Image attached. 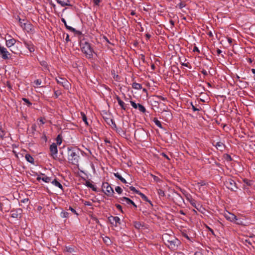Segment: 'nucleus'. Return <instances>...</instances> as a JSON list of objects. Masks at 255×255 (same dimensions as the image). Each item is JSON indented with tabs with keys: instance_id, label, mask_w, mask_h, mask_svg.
Instances as JSON below:
<instances>
[{
	"instance_id": "1",
	"label": "nucleus",
	"mask_w": 255,
	"mask_h": 255,
	"mask_svg": "<svg viewBox=\"0 0 255 255\" xmlns=\"http://www.w3.org/2000/svg\"><path fill=\"white\" fill-rule=\"evenodd\" d=\"M80 159V150L72 147H68V160L70 163L77 165Z\"/></svg>"
},
{
	"instance_id": "2",
	"label": "nucleus",
	"mask_w": 255,
	"mask_h": 255,
	"mask_svg": "<svg viewBox=\"0 0 255 255\" xmlns=\"http://www.w3.org/2000/svg\"><path fill=\"white\" fill-rule=\"evenodd\" d=\"M80 47L82 51L85 54L87 58L92 59L93 58L94 52L89 43L86 41L81 42Z\"/></svg>"
},
{
	"instance_id": "3",
	"label": "nucleus",
	"mask_w": 255,
	"mask_h": 255,
	"mask_svg": "<svg viewBox=\"0 0 255 255\" xmlns=\"http://www.w3.org/2000/svg\"><path fill=\"white\" fill-rule=\"evenodd\" d=\"M8 37L9 39L5 38V46L10 49V50L14 54H17V51L16 50L17 49H15L14 47L11 49L10 48L12 47L16 43V40L12 38L10 35H8Z\"/></svg>"
},
{
	"instance_id": "4",
	"label": "nucleus",
	"mask_w": 255,
	"mask_h": 255,
	"mask_svg": "<svg viewBox=\"0 0 255 255\" xmlns=\"http://www.w3.org/2000/svg\"><path fill=\"white\" fill-rule=\"evenodd\" d=\"M225 184L228 189L232 191L236 192L238 189V187L236 182L231 178L227 179L225 181Z\"/></svg>"
},
{
	"instance_id": "5",
	"label": "nucleus",
	"mask_w": 255,
	"mask_h": 255,
	"mask_svg": "<svg viewBox=\"0 0 255 255\" xmlns=\"http://www.w3.org/2000/svg\"><path fill=\"white\" fill-rule=\"evenodd\" d=\"M169 243L167 244L166 246L172 250L177 249L178 246L180 244V241L175 237H172V239L169 241Z\"/></svg>"
},
{
	"instance_id": "6",
	"label": "nucleus",
	"mask_w": 255,
	"mask_h": 255,
	"mask_svg": "<svg viewBox=\"0 0 255 255\" xmlns=\"http://www.w3.org/2000/svg\"><path fill=\"white\" fill-rule=\"evenodd\" d=\"M102 190L105 194L108 196H112L114 193L113 189L107 182H104L103 183Z\"/></svg>"
},
{
	"instance_id": "7",
	"label": "nucleus",
	"mask_w": 255,
	"mask_h": 255,
	"mask_svg": "<svg viewBox=\"0 0 255 255\" xmlns=\"http://www.w3.org/2000/svg\"><path fill=\"white\" fill-rule=\"evenodd\" d=\"M0 56L3 60H8L10 59V53L7 50L6 48L0 45Z\"/></svg>"
},
{
	"instance_id": "8",
	"label": "nucleus",
	"mask_w": 255,
	"mask_h": 255,
	"mask_svg": "<svg viewBox=\"0 0 255 255\" xmlns=\"http://www.w3.org/2000/svg\"><path fill=\"white\" fill-rule=\"evenodd\" d=\"M55 80L58 84L62 86L65 89H68L69 88L70 83L65 78L56 77Z\"/></svg>"
},
{
	"instance_id": "9",
	"label": "nucleus",
	"mask_w": 255,
	"mask_h": 255,
	"mask_svg": "<svg viewBox=\"0 0 255 255\" xmlns=\"http://www.w3.org/2000/svg\"><path fill=\"white\" fill-rule=\"evenodd\" d=\"M50 155L54 159L57 157L58 149L55 143H52L50 146Z\"/></svg>"
},
{
	"instance_id": "10",
	"label": "nucleus",
	"mask_w": 255,
	"mask_h": 255,
	"mask_svg": "<svg viewBox=\"0 0 255 255\" xmlns=\"http://www.w3.org/2000/svg\"><path fill=\"white\" fill-rule=\"evenodd\" d=\"M191 205L194 207L199 212L203 213L205 209L199 203H197L195 200L191 199L189 200Z\"/></svg>"
},
{
	"instance_id": "11",
	"label": "nucleus",
	"mask_w": 255,
	"mask_h": 255,
	"mask_svg": "<svg viewBox=\"0 0 255 255\" xmlns=\"http://www.w3.org/2000/svg\"><path fill=\"white\" fill-rule=\"evenodd\" d=\"M22 210L20 208L13 209L11 210V217L13 218H20Z\"/></svg>"
},
{
	"instance_id": "12",
	"label": "nucleus",
	"mask_w": 255,
	"mask_h": 255,
	"mask_svg": "<svg viewBox=\"0 0 255 255\" xmlns=\"http://www.w3.org/2000/svg\"><path fill=\"white\" fill-rule=\"evenodd\" d=\"M52 178V176L48 177L46 176L45 174L41 173L40 175H38L37 177L36 180L38 181H39L40 180H42L45 183H51Z\"/></svg>"
},
{
	"instance_id": "13",
	"label": "nucleus",
	"mask_w": 255,
	"mask_h": 255,
	"mask_svg": "<svg viewBox=\"0 0 255 255\" xmlns=\"http://www.w3.org/2000/svg\"><path fill=\"white\" fill-rule=\"evenodd\" d=\"M224 216L227 220L231 222H234L236 221V216L234 214L226 212L224 213Z\"/></svg>"
},
{
	"instance_id": "14",
	"label": "nucleus",
	"mask_w": 255,
	"mask_h": 255,
	"mask_svg": "<svg viewBox=\"0 0 255 255\" xmlns=\"http://www.w3.org/2000/svg\"><path fill=\"white\" fill-rule=\"evenodd\" d=\"M109 220L111 224L117 227L118 224H120V219L118 216H111L109 217Z\"/></svg>"
},
{
	"instance_id": "15",
	"label": "nucleus",
	"mask_w": 255,
	"mask_h": 255,
	"mask_svg": "<svg viewBox=\"0 0 255 255\" xmlns=\"http://www.w3.org/2000/svg\"><path fill=\"white\" fill-rule=\"evenodd\" d=\"M23 43L30 52H33L35 51V46L31 41L25 40Z\"/></svg>"
},
{
	"instance_id": "16",
	"label": "nucleus",
	"mask_w": 255,
	"mask_h": 255,
	"mask_svg": "<svg viewBox=\"0 0 255 255\" xmlns=\"http://www.w3.org/2000/svg\"><path fill=\"white\" fill-rule=\"evenodd\" d=\"M172 237H175V236L168 234H164L162 235V240L164 244L166 245L167 244L169 243V241L172 239Z\"/></svg>"
},
{
	"instance_id": "17",
	"label": "nucleus",
	"mask_w": 255,
	"mask_h": 255,
	"mask_svg": "<svg viewBox=\"0 0 255 255\" xmlns=\"http://www.w3.org/2000/svg\"><path fill=\"white\" fill-rule=\"evenodd\" d=\"M51 183L56 187H58L62 190H63V187L62 184L58 181L56 178L53 177L52 179Z\"/></svg>"
},
{
	"instance_id": "18",
	"label": "nucleus",
	"mask_w": 255,
	"mask_h": 255,
	"mask_svg": "<svg viewBox=\"0 0 255 255\" xmlns=\"http://www.w3.org/2000/svg\"><path fill=\"white\" fill-rule=\"evenodd\" d=\"M120 200L122 204L129 205L133 203V201L131 200L126 197L120 198Z\"/></svg>"
},
{
	"instance_id": "19",
	"label": "nucleus",
	"mask_w": 255,
	"mask_h": 255,
	"mask_svg": "<svg viewBox=\"0 0 255 255\" xmlns=\"http://www.w3.org/2000/svg\"><path fill=\"white\" fill-rule=\"evenodd\" d=\"M117 100L118 101V103L119 105L121 106V108L124 110H126L127 108V104H125L119 97H117Z\"/></svg>"
},
{
	"instance_id": "20",
	"label": "nucleus",
	"mask_w": 255,
	"mask_h": 255,
	"mask_svg": "<svg viewBox=\"0 0 255 255\" xmlns=\"http://www.w3.org/2000/svg\"><path fill=\"white\" fill-rule=\"evenodd\" d=\"M64 251L70 253L76 252V248L73 246H66Z\"/></svg>"
},
{
	"instance_id": "21",
	"label": "nucleus",
	"mask_w": 255,
	"mask_h": 255,
	"mask_svg": "<svg viewBox=\"0 0 255 255\" xmlns=\"http://www.w3.org/2000/svg\"><path fill=\"white\" fill-rule=\"evenodd\" d=\"M57 2L62 6L71 5L69 0H58Z\"/></svg>"
},
{
	"instance_id": "22",
	"label": "nucleus",
	"mask_w": 255,
	"mask_h": 255,
	"mask_svg": "<svg viewBox=\"0 0 255 255\" xmlns=\"http://www.w3.org/2000/svg\"><path fill=\"white\" fill-rule=\"evenodd\" d=\"M215 146H216L217 149L220 151H223L225 148L224 144L221 141L217 142L215 145Z\"/></svg>"
},
{
	"instance_id": "23",
	"label": "nucleus",
	"mask_w": 255,
	"mask_h": 255,
	"mask_svg": "<svg viewBox=\"0 0 255 255\" xmlns=\"http://www.w3.org/2000/svg\"><path fill=\"white\" fill-rule=\"evenodd\" d=\"M24 27L27 32H33V28L32 25L29 23H23Z\"/></svg>"
},
{
	"instance_id": "24",
	"label": "nucleus",
	"mask_w": 255,
	"mask_h": 255,
	"mask_svg": "<svg viewBox=\"0 0 255 255\" xmlns=\"http://www.w3.org/2000/svg\"><path fill=\"white\" fill-rule=\"evenodd\" d=\"M87 187L90 188L93 190L94 191H97V187L95 186L94 185L92 184V183H91L89 181L87 180L86 181L85 183L84 184Z\"/></svg>"
},
{
	"instance_id": "25",
	"label": "nucleus",
	"mask_w": 255,
	"mask_h": 255,
	"mask_svg": "<svg viewBox=\"0 0 255 255\" xmlns=\"http://www.w3.org/2000/svg\"><path fill=\"white\" fill-rule=\"evenodd\" d=\"M114 176L118 178L123 183H127V181L125 178H124L118 172L115 173Z\"/></svg>"
},
{
	"instance_id": "26",
	"label": "nucleus",
	"mask_w": 255,
	"mask_h": 255,
	"mask_svg": "<svg viewBox=\"0 0 255 255\" xmlns=\"http://www.w3.org/2000/svg\"><path fill=\"white\" fill-rule=\"evenodd\" d=\"M26 160L29 163H33L34 161V158L29 154H26L25 156Z\"/></svg>"
},
{
	"instance_id": "27",
	"label": "nucleus",
	"mask_w": 255,
	"mask_h": 255,
	"mask_svg": "<svg viewBox=\"0 0 255 255\" xmlns=\"http://www.w3.org/2000/svg\"><path fill=\"white\" fill-rule=\"evenodd\" d=\"M233 223L239 225H245L243 219L242 218H238L237 216L236 221Z\"/></svg>"
},
{
	"instance_id": "28",
	"label": "nucleus",
	"mask_w": 255,
	"mask_h": 255,
	"mask_svg": "<svg viewBox=\"0 0 255 255\" xmlns=\"http://www.w3.org/2000/svg\"><path fill=\"white\" fill-rule=\"evenodd\" d=\"M132 87L136 90H140L142 89V85L140 84L134 82L132 84Z\"/></svg>"
},
{
	"instance_id": "29",
	"label": "nucleus",
	"mask_w": 255,
	"mask_h": 255,
	"mask_svg": "<svg viewBox=\"0 0 255 255\" xmlns=\"http://www.w3.org/2000/svg\"><path fill=\"white\" fill-rule=\"evenodd\" d=\"M153 121L158 127H159L160 128H163L161 122L159 120H158L157 118H154L153 120Z\"/></svg>"
},
{
	"instance_id": "30",
	"label": "nucleus",
	"mask_w": 255,
	"mask_h": 255,
	"mask_svg": "<svg viewBox=\"0 0 255 255\" xmlns=\"http://www.w3.org/2000/svg\"><path fill=\"white\" fill-rule=\"evenodd\" d=\"M81 115L82 116V120L85 124L88 126L89 125L88 122L87 121V118L85 114L83 112L81 113Z\"/></svg>"
},
{
	"instance_id": "31",
	"label": "nucleus",
	"mask_w": 255,
	"mask_h": 255,
	"mask_svg": "<svg viewBox=\"0 0 255 255\" xmlns=\"http://www.w3.org/2000/svg\"><path fill=\"white\" fill-rule=\"evenodd\" d=\"M6 134L5 131L2 129L1 126L0 125V138H3Z\"/></svg>"
},
{
	"instance_id": "32",
	"label": "nucleus",
	"mask_w": 255,
	"mask_h": 255,
	"mask_svg": "<svg viewBox=\"0 0 255 255\" xmlns=\"http://www.w3.org/2000/svg\"><path fill=\"white\" fill-rule=\"evenodd\" d=\"M137 109L140 112L143 113L146 112V109L145 107L140 104H138Z\"/></svg>"
},
{
	"instance_id": "33",
	"label": "nucleus",
	"mask_w": 255,
	"mask_h": 255,
	"mask_svg": "<svg viewBox=\"0 0 255 255\" xmlns=\"http://www.w3.org/2000/svg\"><path fill=\"white\" fill-rule=\"evenodd\" d=\"M69 213L66 211H62L60 213V216L62 218H67L69 217Z\"/></svg>"
},
{
	"instance_id": "34",
	"label": "nucleus",
	"mask_w": 255,
	"mask_h": 255,
	"mask_svg": "<svg viewBox=\"0 0 255 255\" xmlns=\"http://www.w3.org/2000/svg\"><path fill=\"white\" fill-rule=\"evenodd\" d=\"M56 144L57 145H60L61 144L62 141V137L61 136V135L60 134L58 135V136H57V137L56 138Z\"/></svg>"
},
{
	"instance_id": "35",
	"label": "nucleus",
	"mask_w": 255,
	"mask_h": 255,
	"mask_svg": "<svg viewBox=\"0 0 255 255\" xmlns=\"http://www.w3.org/2000/svg\"><path fill=\"white\" fill-rule=\"evenodd\" d=\"M22 100L23 102H24L25 103V104H27L28 107H30L32 105V103L29 101L28 99L25 98H23L22 99Z\"/></svg>"
},
{
	"instance_id": "36",
	"label": "nucleus",
	"mask_w": 255,
	"mask_h": 255,
	"mask_svg": "<svg viewBox=\"0 0 255 255\" xmlns=\"http://www.w3.org/2000/svg\"><path fill=\"white\" fill-rule=\"evenodd\" d=\"M66 28L70 31L73 32H76V33L79 32V31H77V30H76V29L74 28H73L70 26L68 25L66 27Z\"/></svg>"
},
{
	"instance_id": "37",
	"label": "nucleus",
	"mask_w": 255,
	"mask_h": 255,
	"mask_svg": "<svg viewBox=\"0 0 255 255\" xmlns=\"http://www.w3.org/2000/svg\"><path fill=\"white\" fill-rule=\"evenodd\" d=\"M134 226L136 229H139L141 227H142V225L141 223L139 222H134Z\"/></svg>"
},
{
	"instance_id": "38",
	"label": "nucleus",
	"mask_w": 255,
	"mask_h": 255,
	"mask_svg": "<svg viewBox=\"0 0 255 255\" xmlns=\"http://www.w3.org/2000/svg\"><path fill=\"white\" fill-rule=\"evenodd\" d=\"M115 191L119 194H121L123 192V189L119 186H117L115 188Z\"/></svg>"
},
{
	"instance_id": "39",
	"label": "nucleus",
	"mask_w": 255,
	"mask_h": 255,
	"mask_svg": "<svg viewBox=\"0 0 255 255\" xmlns=\"http://www.w3.org/2000/svg\"><path fill=\"white\" fill-rule=\"evenodd\" d=\"M130 103L134 109H137L138 104H136L134 101H130Z\"/></svg>"
},
{
	"instance_id": "40",
	"label": "nucleus",
	"mask_w": 255,
	"mask_h": 255,
	"mask_svg": "<svg viewBox=\"0 0 255 255\" xmlns=\"http://www.w3.org/2000/svg\"><path fill=\"white\" fill-rule=\"evenodd\" d=\"M129 189H130V190L131 191H133V192H134L136 193V194H138V193L139 192V191H138V190H136V189H135V187H133V186H130V187H129Z\"/></svg>"
},
{
	"instance_id": "41",
	"label": "nucleus",
	"mask_w": 255,
	"mask_h": 255,
	"mask_svg": "<svg viewBox=\"0 0 255 255\" xmlns=\"http://www.w3.org/2000/svg\"><path fill=\"white\" fill-rule=\"evenodd\" d=\"M41 80L40 79H37L34 81V83L36 86H39L41 84Z\"/></svg>"
},
{
	"instance_id": "42",
	"label": "nucleus",
	"mask_w": 255,
	"mask_h": 255,
	"mask_svg": "<svg viewBox=\"0 0 255 255\" xmlns=\"http://www.w3.org/2000/svg\"><path fill=\"white\" fill-rule=\"evenodd\" d=\"M103 240L105 243H107V244L111 242V240H110V238L108 237H105V238H104Z\"/></svg>"
},
{
	"instance_id": "43",
	"label": "nucleus",
	"mask_w": 255,
	"mask_h": 255,
	"mask_svg": "<svg viewBox=\"0 0 255 255\" xmlns=\"http://www.w3.org/2000/svg\"><path fill=\"white\" fill-rule=\"evenodd\" d=\"M191 106H192V109L193 110V111L194 112H196V111H199L201 109V108L199 109V108H197L195 106H194L192 103H191Z\"/></svg>"
},
{
	"instance_id": "44",
	"label": "nucleus",
	"mask_w": 255,
	"mask_h": 255,
	"mask_svg": "<svg viewBox=\"0 0 255 255\" xmlns=\"http://www.w3.org/2000/svg\"><path fill=\"white\" fill-rule=\"evenodd\" d=\"M158 193L161 196H164L165 195L164 192L161 189L158 190Z\"/></svg>"
},
{
	"instance_id": "45",
	"label": "nucleus",
	"mask_w": 255,
	"mask_h": 255,
	"mask_svg": "<svg viewBox=\"0 0 255 255\" xmlns=\"http://www.w3.org/2000/svg\"><path fill=\"white\" fill-rule=\"evenodd\" d=\"M40 64L41 65H42V66H43L44 67H47V63L45 61H40Z\"/></svg>"
},
{
	"instance_id": "46",
	"label": "nucleus",
	"mask_w": 255,
	"mask_h": 255,
	"mask_svg": "<svg viewBox=\"0 0 255 255\" xmlns=\"http://www.w3.org/2000/svg\"><path fill=\"white\" fill-rule=\"evenodd\" d=\"M156 97L158 99H160V100H161L163 101H167V99L165 97H163L161 96H156Z\"/></svg>"
},
{
	"instance_id": "47",
	"label": "nucleus",
	"mask_w": 255,
	"mask_h": 255,
	"mask_svg": "<svg viewBox=\"0 0 255 255\" xmlns=\"http://www.w3.org/2000/svg\"><path fill=\"white\" fill-rule=\"evenodd\" d=\"M185 4L183 2H180L178 4V6L180 9H182V8L184 7L185 6Z\"/></svg>"
},
{
	"instance_id": "48",
	"label": "nucleus",
	"mask_w": 255,
	"mask_h": 255,
	"mask_svg": "<svg viewBox=\"0 0 255 255\" xmlns=\"http://www.w3.org/2000/svg\"><path fill=\"white\" fill-rule=\"evenodd\" d=\"M61 94V92L59 91H54V95L56 98H58V96Z\"/></svg>"
},
{
	"instance_id": "49",
	"label": "nucleus",
	"mask_w": 255,
	"mask_h": 255,
	"mask_svg": "<svg viewBox=\"0 0 255 255\" xmlns=\"http://www.w3.org/2000/svg\"><path fill=\"white\" fill-rule=\"evenodd\" d=\"M69 210H70L72 213L76 214L77 216L78 215V214L77 213L76 210L71 207H69Z\"/></svg>"
},
{
	"instance_id": "50",
	"label": "nucleus",
	"mask_w": 255,
	"mask_h": 255,
	"mask_svg": "<svg viewBox=\"0 0 255 255\" xmlns=\"http://www.w3.org/2000/svg\"><path fill=\"white\" fill-rule=\"evenodd\" d=\"M197 185H198L199 187L203 186L206 185V183L205 181H202L200 182H198L197 183Z\"/></svg>"
},
{
	"instance_id": "51",
	"label": "nucleus",
	"mask_w": 255,
	"mask_h": 255,
	"mask_svg": "<svg viewBox=\"0 0 255 255\" xmlns=\"http://www.w3.org/2000/svg\"><path fill=\"white\" fill-rule=\"evenodd\" d=\"M84 204L85 205V206H91L92 205V203H91L89 201H85L84 202Z\"/></svg>"
},
{
	"instance_id": "52",
	"label": "nucleus",
	"mask_w": 255,
	"mask_h": 255,
	"mask_svg": "<svg viewBox=\"0 0 255 255\" xmlns=\"http://www.w3.org/2000/svg\"><path fill=\"white\" fill-rule=\"evenodd\" d=\"M143 200L148 202L150 205H152L151 202L148 200V198L146 196L144 197V199H143Z\"/></svg>"
},
{
	"instance_id": "53",
	"label": "nucleus",
	"mask_w": 255,
	"mask_h": 255,
	"mask_svg": "<svg viewBox=\"0 0 255 255\" xmlns=\"http://www.w3.org/2000/svg\"><path fill=\"white\" fill-rule=\"evenodd\" d=\"M201 73L205 76H207L208 74V72L205 69H202Z\"/></svg>"
},
{
	"instance_id": "54",
	"label": "nucleus",
	"mask_w": 255,
	"mask_h": 255,
	"mask_svg": "<svg viewBox=\"0 0 255 255\" xmlns=\"http://www.w3.org/2000/svg\"><path fill=\"white\" fill-rule=\"evenodd\" d=\"M161 155L164 157L165 158H166L168 160H170V158H169V157L164 152H162L161 153Z\"/></svg>"
},
{
	"instance_id": "55",
	"label": "nucleus",
	"mask_w": 255,
	"mask_h": 255,
	"mask_svg": "<svg viewBox=\"0 0 255 255\" xmlns=\"http://www.w3.org/2000/svg\"><path fill=\"white\" fill-rule=\"evenodd\" d=\"M61 21L64 23L65 27L68 26L66 20L64 18H61Z\"/></svg>"
},
{
	"instance_id": "56",
	"label": "nucleus",
	"mask_w": 255,
	"mask_h": 255,
	"mask_svg": "<svg viewBox=\"0 0 255 255\" xmlns=\"http://www.w3.org/2000/svg\"><path fill=\"white\" fill-rule=\"evenodd\" d=\"M31 128L33 131H36V125L35 124H33L31 126Z\"/></svg>"
},
{
	"instance_id": "57",
	"label": "nucleus",
	"mask_w": 255,
	"mask_h": 255,
	"mask_svg": "<svg viewBox=\"0 0 255 255\" xmlns=\"http://www.w3.org/2000/svg\"><path fill=\"white\" fill-rule=\"evenodd\" d=\"M193 51L194 52H200L199 49L196 46H194V47L193 49Z\"/></svg>"
},
{
	"instance_id": "58",
	"label": "nucleus",
	"mask_w": 255,
	"mask_h": 255,
	"mask_svg": "<svg viewBox=\"0 0 255 255\" xmlns=\"http://www.w3.org/2000/svg\"><path fill=\"white\" fill-rule=\"evenodd\" d=\"M138 194L139 195H140V196L141 197V198H142V200H143V199H144V197H145V195L144 194H143L142 193L140 192V191Z\"/></svg>"
},
{
	"instance_id": "59",
	"label": "nucleus",
	"mask_w": 255,
	"mask_h": 255,
	"mask_svg": "<svg viewBox=\"0 0 255 255\" xmlns=\"http://www.w3.org/2000/svg\"><path fill=\"white\" fill-rule=\"evenodd\" d=\"M100 1V0H94V3L97 5H99Z\"/></svg>"
},
{
	"instance_id": "60",
	"label": "nucleus",
	"mask_w": 255,
	"mask_h": 255,
	"mask_svg": "<svg viewBox=\"0 0 255 255\" xmlns=\"http://www.w3.org/2000/svg\"><path fill=\"white\" fill-rule=\"evenodd\" d=\"M116 208H117L118 209H119V210H120L122 211V206H121L120 205H119V204H117V205H116Z\"/></svg>"
},
{
	"instance_id": "61",
	"label": "nucleus",
	"mask_w": 255,
	"mask_h": 255,
	"mask_svg": "<svg viewBox=\"0 0 255 255\" xmlns=\"http://www.w3.org/2000/svg\"><path fill=\"white\" fill-rule=\"evenodd\" d=\"M111 122L112 125H113V126L114 127V128H117L115 122L113 120H111Z\"/></svg>"
},
{
	"instance_id": "62",
	"label": "nucleus",
	"mask_w": 255,
	"mask_h": 255,
	"mask_svg": "<svg viewBox=\"0 0 255 255\" xmlns=\"http://www.w3.org/2000/svg\"><path fill=\"white\" fill-rule=\"evenodd\" d=\"M111 122L112 125H113V126L114 127V128H117L115 122L113 120H111Z\"/></svg>"
},
{
	"instance_id": "63",
	"label": "nucleus",
	"mask_w": 255,
	"mask_h": 255,
	"mask_svg": "<svg viewBox=\"0 0 255 255\" xmlns=\"http://www.w3.org/2000/svg\"><path fill=\"white\" fill-rule=\"evenodd\" d=\"M227 160L231 161L232 160L231 156L230 155L227 154Z\"/></svg>"
},
{
	"instance_id": "64",
	"label": "nucleus",
	"mask_w": 255,
	"mask_h": 255,
	"mask_svg": "<svg viewBox=\"0 0 255 255\" xmlns=\"http://www.w3.org/2000/svg\"><path fill=\"white\" fill-rule=\"evenodd\" d=\"M194 255H203V254L201 252H196L194 253Z\"/></svg>"
}]
</instances>
